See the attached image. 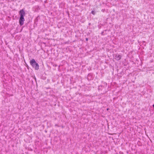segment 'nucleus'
I'll use <instances>...</instances> for the list:
<instances>
[{
	"instance_id": "nucleus-1",
	"label": "nucleus",
	"mask_w": 154,
	"mask_h": 154,
	"mask_svg": "<svg viewBox=\"0 0 154 154\" xmlns=\"http://www.w3.org/2000/svg\"><path fill=\"white\" fill-rule=\"evenodd\" d=\"M19 14L20 15L19 23L21 26H22L23 24L24 21L25 20L24 17L25 16V13L24 10L22 9L20 11Z\"/></svg>"
},
{
	"instance_id": "nucleus-2",
	"label": "nucleus",
	"mask_w": 154,
	"mask_h": 154,
	"mask_svg": "<svg viewBox=\"0 0 154 154\" xmlns=\"http://www.w3.org/2000/svg\"><path fill=\"white\" fill-rule=\"evenodd\" d=\"M30 65L32 67L35 69V70H37L39 69V65L38 64L36 63L34 59H32L30 61Z\"/></svg>"
},
{
	"instance_id": "nucleus-3",
	"label": "nucleus",
	"mask_w": 154,
	"mask_h": 154,
	"mask_svg": "<svg viewBox=\"0 0 154 154\" xmlns=\"http://www.w3.org/2000/svg\"><path fill=\"white\" fill-rule=\"evenodd\" d=\"M121 56L120 55L118 54L115 55L114 57L115 59L117 60H120L121 59Z\"/></svg>"
},
{
	"instance_id": "nucleus-4",
	"label": "nucleus",
	"mask_w": 154,
	"mask_h": 154,
	"mask_svg": "<svg viewBox=\"0 0 154 154\" xmlns=\"http://www.w3.org/2000/svg\"><path fill=\"white\" fill-rule=\"evenodd\" d=\"M91 13L93 15H95V12L94 11H91Z\"/></svg>"
},
{
	"instance_id": "nucleus-5",
	"label": "nucleus",
	"mask_w": 154,
	"mask_h": 154,
	"mask_svg": "<svg viewBox=\"0 0 154 154\" xmlns=\"http://www.w3.org/2000/svg\"><path fill=\"white\" fill-rule=\"evenodd\" d=\"M55 126H57V127H59V126H58V125H57V124L55 125Z\"/></svg>"
},
{
	"instance_id": "nucleus-6",
	"label": "nucleus",
	"mask_w": 154,
	"mask_h": 154,
	"mask_svg": "<svg viewBox=\"0 0 154 154\" xmlns=\"http://www.w3.org/2000/svg\"><path fill=\"white\" fill-rule=\"evenodd\" d=\"M103 32H102V33H101V34H102V35H103Z\"/></svg>"
},
{
	"instance_id": "nucleus-7",
	"label": "nucleus",
	"mask_w": 154,
	"mask_h": 154,
	"mask_svg": "<svg viewBox=\"0 0 154 154\" xmlns=\"http://www.w3.org/2000/svg\"><path fill=\"white\" fill-rule=\"evenodd\" d=\"M86 40H87V41L88 40V38H86Z\"/></svg>"
},
{
	"instance_id": "nucleus-8",
	"label": "nucleus",
	"mask_w": 154,
	"mask_h": 154,
	"mask_svg": "<svg viewBox=\"0 0 154 154\" xmlns=\"http://www.w3.org/2000/svg\"><path fill=\"white\" fill-rule=\"evenodd\" d=\"M108 110V109H106V110Z\"/></svg>"
}]
</instances>
